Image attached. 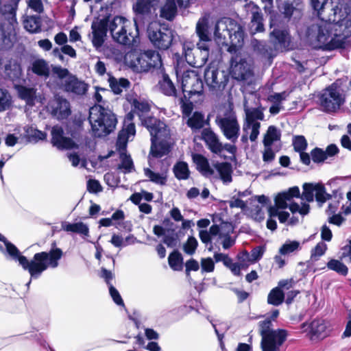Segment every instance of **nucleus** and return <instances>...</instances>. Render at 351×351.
I'll use <instances>...</instances> for the list:
<instances>
[{
	"label": "nucleus",
	"instance_id": "nucleus-1",
	"mask_svg": "<svg viewBox=\"0 0 351 351\" xmlns=\"http://www.w3.org/2000/svg\"><path fill=\"white\" fill-rule=\"evenodd\" d=\"M302 188L303 191L301 195L298 186H293L286 191L278 193L274 199L275 205L268 208L269 216L278 217L280 223H287L290 214L284 209L289 208L293 215L298 213L302 217L308 215L310 211V206L308 203H302L299 205L292 202L293 197H300L307 202H313L315 197L318 204L322 206L332 197L321 183H304Z\"/></svg>",
	"mask_w": 351,
	"mask_h": 351
},
{
	"label": "nucleus",
	"instance_id": "nucleus-2",
	"mask_svg": "<svg viewBox=\"0 0 351 351\" xmlns=\"http://www.w3.org/2000/svg\"><path fill=\"white\" fill-rule=\"evenodd\" d=\"M317 23L307 25L298 30L300 38L315 49L333 50L341 47L346 38L351 35V25L348 21L342 20L332 22L324 16Z\"/></svg>",
	"mask_w": 351,
	"mask_h": 351
},
{
	"label": "nucleus",
	"instance_id": "nucleus-3",
	"mask_svg": "<svg viewBox=\"0 0 351 351\" xmlns=\"http://www.w3.org/2000/svg\"><path fill=\"white\" fill-rule=\"evenodd\" d=\"M133 106L134 112L138 114L142 124L150 133L152 141L150 155L154 158H161L167 155L173 144L169 129L164 122L154 117L146 116L150 110V106L147 102L134 99Z\"/></svg>",
	"mask_w": 351,
	"mask_h": 351
},
{
	"label": "nucleus",
	"instance_id": "nucleus-4",
	"mask_svg": "<svg viewBox=\"0 0 351 351\" xmlns=\"http://www.w3.org/2000/svg\"><path fill=\"white\" fill-rule=\"evenodd\" d=\"M0 250L7 253L13 260L17 261L23 269L28 271L32 278H39L42 273L47 268H56L59 261L62 256V251L60 248L51 249L49 252L36 253L33 258L29 261L25 256L21 254L18 248L9 242L0 234Z\"/></svg>",
	"mask_w": 351,
	"mask_h": 351
},
{
	"label": "nucleus",
	"instance_id": "nucleus-5",
	"mask_svg": "<svg viewBox=\"0 0 351 351\" xmlns=\"http://www.w3.org/2000/svg\"><path fill=\"white\" fill-rule=\"evenodd\" d=\"M208 19L209 16L208 14L204 15L198 20L195 27V32L199 40V43H197V51H200L202 53L201 58L196 57L195 53H193L195 49L193 42L188 40L182 41V55L184 56L186 62L194 67H200L204 65L208 57L207 43L211 40Z\"/></svg>",
	"mask_w": 351,
	"mask_h": 351
},
{
	"label": "nucleus",
	"instance_id": "nucleus-6",
	"mask_svg": "<svg viewBox=\"0 0 351 351\" xmlns=\"http://www.w3.org/2000/svg\"><path fill=\"white\" fill-rule=\"evenodd\" d=\"M88 121L94 137H105L112 132L117 125L115 114L101 105H95L89 110Z\"/></svg>",
	"mask_w": 351,
	"mask_h": 351
},
{
	"label": "nucleus",
	"instance_id": "nucleus-7",
	"mask_svg": "<svg viewBox=\"0 0 351 351\" xmlns=\"http://www.w3.org/2000/svg\"><path fill=\"white\" fill-rule=\"evenodd\" d=\"M214 38L218 45L241 47L243 43L244 32L242 27L230 18L219 20L215 27Z\"/></svg>",
	"mask_w": 351,
	"mask_h": 351
},
{
	"label": "nucleus",
	"instance_id": "nucleus-8",
	"mask_svg": "<svg viewBox=\"0 0 351 351\" xmlns=\"http://www.w3.org/2000/svg\"><path fill=\"white\" fill-rule=\"evenodd\" d=\"M108 29L113 40L119 44L130 46L137 42L138 30L135 21L133 23L117 16L109 23Z\"/></svg>",
	"mask_w": 351,
	"mask_h": 351
},
{
	"label": "nucleus",
	"instance_id": "nucleus-9",
	"mask_svg": "<svg viewBox=\"0 0 351 351\" xmlns=\"http://www.w3.org/2000/svg\"><path fill=\"white\" fill-rule=\"evenodd\" d=\"M125 64L137 73L147 72L151 69L160 68L161 56L158 52L148 50L143 53L130 51L125 56Z\"/></svg>",
	"mask_w": 351,
	"mask_h": 351
},
{
	"label": "nucleus",
	"instance_id": "nucleus-10",
	"mask_svg": "<svg viewBox=\"0 0 351 351\" xmlns=\"http://www.w3.org/2000/svg\"><path fill=\"white\" fill-rule=\"evenodd\" d=\"M259 333L261 336V346L263 351H279L285 341L287 332L284 329H274L269 319L258 322Z\"/></svg>",
	"mask_w": 351,
	"mask_h": 351
},
{
	"label": "nucleus",
	"instance_id": "nucleus-11",
	"mask_svg": "<svg viewBox=\"0 0 351 351\" xmlns=\"http://www.w3.org/2000/svg\"><path fill=\"white\" fill-rule=\"evenodd\" d=\"M345 102L340 87L333 83L324 89L319 95V104L322 111L327 113L337 112Z\"/></svg>",
	"mask_w": 351,
	"mask_h": 351
},
{
	"label": "nucleus",
	"instance_id": "nucleus-12",
	"mask_svg": "<svg viewBox=\"0 0 351 351\" xmlns=\"http://www.w3.org/2000/svg\"><path fill=\"white\" fill-rule=\"evenodd\" d=\"M264 119V114L259 108H251L245 110V120L243 125V134L241 138V141L243 143H247L248 136L249 139L254 142L255 141L258 135L261 123L259 121Z\"/></svg>",
	"mask_w": 351,
	"mask_h": 351
},
{
	"label": "nucleus",
	"instance_id": "nucleus-13",
	"mask_svg": "<svg viewBox=\"0 0 351 351\" xmlns=\"http://www.w3.org/2000/svg\"><path fill=\"white\" fill-rule=\"evenodd\" d=\"M149 40L159 50H167L172 45L173 31L168 27L150 24L147 29Z\"/></svg>",
	"mask_w": 351,
	"mask_h": 351
},
{
	"label": "nucleus",
	"instance_id": "nucleus-14",
	"mask_svg": "<svg viewBox=\"0 0 351 351\" xmlns=\"http://www.w3.org/2000/svg\"><path fill=\"white\" fill-rule=\"evenodd\" d=\"M215 122L227 140L232 143L237 141L240 125L234 113L230 112L223 115H218Z\"/></svg>",
	"mask_w": 351,
	"mask_h": 351
},
{
	"label": "nucleus",
	"instance_id": "nucleus-15",
	"mask_svg": "<svg viewBox=\"0 0 351 351\" xmlns=\"http://www.w3.org/2000/svg\"><path fill=\"white\" fill-rule=\"evenodd\" d=\"M230 73L234 79L243 84L250 85L254 82V74L250 64L239 56L232 58Z\"/></svg>",
	"mask_w": 351,
	"mask_h": 351
},
{
	"label": "nucleus",
	"instance_id": "nucleus-16",
	"mask_svg": "<svg viewBox=\"0 0 351 351\" xmlns=\"http://www.w3.org/2000/svg\"><path fill=\"white\" fill-rule=\"evenodd\" d=\"M204 80L210 90H223L228 81L227 75L214 65H209L204 71Z\"/></svg>",
	"mask_w": 351,
	"mask_h": 351
},
{
	"label": "nucleus",
	"instance_id": "nucleus-17",
	"mask_svg": "<svg viewBox=\"0 0 351 351\" xmlns=\"http://www.w3.org/2000/svg\"><path fill=\"white\" fill-rule=\"evenodd\" d=\"M182 88L184 93L189 96L199 95L202 93L204 85L201 77L195 71L184 72L182 77Z\"/></svg>",
	"mask_w": 351,
	"mask_h": 351
},
{
	"label": "nucleus",
	"instance_id": "nucleus-18",
	"mask_svg": "<svg viewBox=\"0 0 351 351\" xmlns=\"http://www.w3.org/2000/svg\"><path fill=\"white\" fill-rule=\"evenodd\" d=\"M72 75L66 68L52 65L51 75L47 85L51 89L63 90L69 81L68 79L71 78Z\"/></svg>",
	"mask_w": 351,
	"mask_h": 351
},
{
	"label": "nucleus",
	"instance_id": "nucleus-19",
	"mask_svg": "<svg viewBox=\"0 0 351 351\" xmlns=\"http://www.w3.org/2000/svg\"><path fill=\"white\" fill-rule=\"evenodd\" d=\"M108 25L106 19L97 20L92 23V43L96 48H99L103 45L107 31L109 30Z\"/></svg>",
	"mask_w": 351,
	"mask_h": 351
},
{
	"label": "nucleus",
	"instance_id": "nucleus-20",
	"mask_svg": "<svg viewBox=\"0 0 351 351\" xmlns=\"http://www.w3.org/2000/svg\"><path fill=\"white\" fill-rule=\"evenodd\" d=\"M51 143L53 146L59 149H69L75 147V143L73 140L64 135L63 129L58 125H56L51 129Z\"/></svg>",
	"mask_w": 351,
	"mask_h": 351
},
{
	"label": "nucleus",
	"instance_id": "nucleus-21",
	"mask_svg": "<svg viewBox=\"0 0 351 351\" xmlns=\"http://www.w3.org/2000/svg\"><path fill=\"white\" fill-rule=\"evenodd\" d=\"M51 109L52 114L60 120L66 119L71 113L69 101L59 95L55 97Z\"/></svg>",
	"mask_w": 351,
	"mask_h": 351
},
{
	"label": "nucleus",
	"instance_id": "nucleus-22",
	"mask_svg": "<svg viewBox=\"0 0 351 351\" xmlns=\"http://www.w3.org/2000/svg\"><path fill=\"white\" fill-rule=\"evenodd\" d=\"M271 39L274 45L281 49H289L291 36L286 28H275L270 33Z\"/></svg>",
	"mask_w": 351,
	"mask_h": 351
},
{
	"label": "nucleus",
	"instance_id": "nucleus-23",
	"mask_svg": "<svg viewBox=\"0 0 351 351\" xmlns=\"http://www.w3.org/2000/svg\"><path fill=\"white\" fill-rule=\"evenodd\" d=\"M202 139L205 141L208 149L216 154H220L223 151L222 143L220 142L218 136L210 129L203 130Z\"/></svg>",
	"mask_w": 351,
	"mask_h": 351
},
{
	"label": "nucleus",
	"instance_id": "nucleus-24",
	"mask_svg": "<svg viewBox=\"0 0 351 351\" xmlns=\"http://www.w3.org/2000/svg\"><path fill=\"white\" fill-rule=\"evenodd\" d=\"M311 339H322L330 333L328 323L322 319H315L309 325Z\"/></svg>",
	"mask_w": 351,
	"mask_h": 351
},
{
	"label": "nucleus",
	"instance_id": "nucleus-25",
	"mask_svg": "<svg viewBox=\"0 0 351 351\" xmlns=\"http://www.w3.org/2000/svg\"><path fill=\"white\" fill-rule=\"evenodd\" d=\"M68 80L63 91L76 95H83L87 92L88 84L84 81L80 80L75 75H72Z\"/></svg>",
	"mask_w": 351,
	"mask_h": 351
},
{
	"label": "nucleus",
	"instance_id": "nucleus-26",
	"mask_svg": "<svg viewBox=\"0 0 351 351\" xmlns=\"http://www.w3.org/2000/svg\"><path fill=\"white\" fill-rule=\"evenodd\" d=\"M282 12L286 18L300 19L302 15L301 1L291 0V2H285L282 7Z\"/></svg>",
	"mask_w": 351,
	"mask_h": 351
},
{
	"label": "nucleus",
	"instance_id": "nucleus-27",
	"mask_svg": "<svg viewBox=\"0 0 351 351\" xmlns=\"http://www.w3.org/2000/svg\"><path fill=\"white\" fill-rule=\"evenodd\" d=\"M193 158L197 166V169L202 175L208 178H215L216 176V171L210 165L206 158L201 154H195Z\"/></svg>",
	"mask_w": 351,
	"mask_h": 351
},
{
	"label": "nucleus",
	"instance_id": "nucleus-28",
	"mask_svg": "<svg viewBox=\"0 0 351 351\" xmlns=\"http://www.w3.org/2000/svg\"><path fill=\"white\" fill-rule=\"evenodd\" d=\"M136 133L135 125L133 123L125 124V128L119 132L117 141V147L124 151L126 148V145L131 137H134Z\"/></svg>",
	"mask_w": 351,
	"mask_h": 351
},
{
	"label": "nucleus",
	"instance_id": "nucleus-29",
	"mask_svg": "<svg viewBox=\"0 0 351 351\" xmlns=\"http://www.w3.org/2000/svg\"><path fill=\"white\" fill-rule=\"evenodd\" d=\"M14 30V24L10 21L0 23V49L5 48L11 44V36Z\"/></svg>",
	"mask_w": 351,
	"mask_h": 351
},
{
	"label": "nucleus",
	"instance_id": "nucleus-30",
	"mask_svg": "<svg viewBox=\"0 0 351 351\" xmlns=\"http://www.w3.org/2000/svg\"><path fill=\"white\" fill-rule=\"evenodd\" d=\"M216 170V176H219V178L224 184H229L232 182V166L228 162H217L214 166ZM215 176V178H216Z\"/></svg>",
	"mask_w": 351,
	"mask_h": 351
},
{
	"label": "nucleus",
	"instance_id": "nucleus-31",
	"mask_svg": "<svg viewBox=\"0 0 351 351\" xmlns=\"http://www.w3.org/2000/svg\"><path fill=\"white\" fill-rule=\"evenodd\" d=\"M108 82L110 87L114 94H120L123 89H125L130 86V82L125 78L116 79L111 75L110 73H107Z\"/></svg>",
	"mask_w": 351,
	"mask_h": 351
},
{
	"label": "nucleus",
	"instance_id": "nucleus-32",
	"mask_svg": "<svg viewBox=\"0 0 351 351\" xmlns=\"http://www.w3.org/2000/svg\"><path fill=\"white\" fill-rule=\"evenodd\" d=\"M160 15L167 20H172L177 14V5L176 0H166L161 7Z\"/></svg>",
	"mask_w": 351,
	"mask_h": 351
},
{
	"label": "nucleus",
	"instance_id": "nucleus-33",
	"mask_svg": "<svg viewBox=\"0 0 351 351\" xmlns=\"http://www.w3.org/2000/svg\"><path fill=\"white\" fill-rule=\"evenodd\" d=\"M32 71L37 75L49 77L50 68L48 63L43 59L35 60L32 64Z\"/></svg>",
	"mask_w": 351,
	"mask_h": 351
},
{
	"label": "nucleus",
	"instance_id": "nucleus-34",
	"mask_svg": "<svg viewBox=\"0 0 351 351\" xmlns=\"http://www.w3.org/2000/svg\"><path fill=\"white\" fill-rule=\"evenodd\" d=\"M25 29L30 33H38L41 30V19L39 16H27L23 20Z\"/></svg>",
	"mask_w": 351,
	"mask_h": 351
},
{
	"label": "nucleus",
	"instance_id": "nucleus-35",
	"mask_svg": "<svg viewBox=\"0 0 351 351\" xmlns=\"http://www.w3.org/2000/svg\"><path fill=\"white\" fill-rule=\"evenodd\" d=\"M281 132L275 126L271 125L268 128L263 138L264 146H272L275 143L280 141Z\"/></svg>",
	"mask_w": 351,
	"mask_h": 351
},
{
	"label": "nucleus",
	"instance_id": "nucleus-36",
	"mask_svg": "<svg viewBox=\"0 0 351 351\" xmlns=\"http://www.w3.org/2000/svg\"><path fill=\"white\" fill-rule=\"evenodd\" d=\"M160 91L167 96H175L176 89L168 75L164 73L162 79L158 82Z\"/></svg>",
	"mask_w": 351,
	"mask_h": 351
},
{
	"label": "nucleus",
	"instance_id": "nucleus-37",
	"mask_svg": "<svg viewBox=\"0 0 351 351\" xmlns=\"http://www.w3.org/2000/svg\"><path fill=\"white\" fill-rule=\"evenodd\" d=\"M16 89L21 99L25 100L29 106L34 105L36 98V90L34 88L18 86Z\"/></svg>",
	"mask_w": 351,
	"mask_h": 351
},
{
	"label": "nucleus",
	"instance_id": "nucleus-38",
	"mask_svg": "<svg viewBox=\"0 0 351 351\" xmlns=\"http://www.w3.org/2000/svg\"><path fill=\"white\" fill-rule=\"evenodd\" d=\"M211 233L214 235L219 236V239L230 236L233 232V227L231 223L222 222L220 225H213L210 226Z\"/></svg>",
	"mask_w": 351,
	"mask_h": 351
},
{
	"label": "nucleus",
	"instance_id": "nucleus-39",
	"mask_svg": "<svg viewBox=\"0 0 351 351\" xmlns=\"http://www.w3.org/2000/svg\"><path fill=\"white\" fill-rule=\"evenodd\" d=\"M62 228L66 232H75L84 236H88L89 232L88 227L82 222L74 223L65 222L62 223Z\"/></svg>",
	"mask_w": 351,
	"mask_h": 351
},
{
	"label": "nucleus",
	"instance_id": "nucleus-40",
	"mask_svg": "<svg viewBox=\"0 0 351 351\" xmlns=\"http://www.w3.org/2000/svg\"><path fill=\"white\" fill-rule=\"evenodd\" d=\"M160 0H136L133 5L134 11L137 14H145L150 12L151 8L156 5Z\"/></svg>",
	"mask_w": 351,
	"mask_h": 351
},
{
	"label": "nucleus",
	"instance_id": "nucleus-41",
	"mask_svg": "<svg viewBox=\"0 0 351 351\" xmlns=\"http://www.w3.org/2000/svg\"><path fill=\"white\" fill-rule=\"evenodd\" d=\"M120 153L121 163L119 165V169L124 173H130L134 169L133 161L130 156L125 154V149H120L117 148Z\"/></svg>",
	"mask_w": 351,
	"mask_h": 351
},
{
	"label": "nucleus",
	"instance_id": "nucleus-42",
	"mask_svg": "<svg viewBox=\"0 0 351 351\" xmlns=\"http://www.w3.org/2000/svg\"><path fill=\"white\" fill-rule=\"evenodd\" d=\"M173 171L178 180H187L190 176L188 164L183 161L178 162L173 166Z\"/></svg>",
	"mask_w": 351,
	"mask_h": 351
},
{
	"label": "nucleus",
	"instance_id": "nucleus-43",
	"mask_svg": "<svg viewBox=\"0 0 351 351\" xmlns=\"http://www.w3.org/2000/svg\"><path fill=\"white\" fill-rule=\"evenodd\" d=\"M145 176L149 178V181L159 185H165L167 180V173H156L149 168L144 169Z\"/></svg>",
	"mask_w": 351,
	"mask_h": 351
},
{
	"label": "nucleus",
	"instance_id": "nucleus-44",
	"mask_svg": "<svg viewBox=\"0 0 351 351\" xmlns=\"http://www.w3.org/2000/svg\"><path fill=\"white\" fill-rule=\"evenodd\" d=\"M285 300V293L280 287L272 289L268 294L267 302L274 306L280 305Z\"/></svg>",
	"mask_w": 351,
	"mask_h": 351
},
{
	"label": "nucleus",
	"instance_id": "nucleus-45",
	"mask_svg": "<svg viewBox=\"0 0 351 351\" xmlns=\"http://www.w3.org/2000/svg\"><path fill=\"white\" fill-rule=\"evenodd\" d=\"M6 75L12 80L19 79L22 73L21 65L16 61H10L9 64L5 65Z\"/></svg>",
	"mask_w": 351,
	"mask_h": 351
},
{
	"label": "nucleus",
	"instance_id": "nucleus-46",
	"mask_svg": "<svg viewBox=\"0 0 351 351\" xmlns=\"http://www.w3.org/2000/svg\"><path fill=\"white\" fill-rule=\"evenodd\" d=\"M187 125L193 130L201 129L204 125V117L201 112H195L187 121Z\"/></svg>",
	"mask_w": 351,
	"mask_h": 351
},
{
	"label": "nucleus",
	"instance_id": "nucleus-47",
	"mask_svg": "<svg viewBox=\"0 0 351 351\" xmlns=\"http://www.w3.org/2000/svg\"><path fill=\"white\" fill-rule=\"evenodd\" d=\"M300 249V243L297 241H287L279 249L281 255H289L298 251Z\"/></svg>",
	"mask_w": 351,
	"mask_h": 351
},
{
	"label": "nucleus",
	"instance_id": "nucleus-48",
	"mask_svg": "<svg viewBox=\"0 0 351 351\" xmlns=\"http://www.w3.org/2000/svg\"><path fill=\"white\" fill-rule=\"evenodd\" d=\"M170 267L175 270L179 271L182 268V257L178 252H172L168 258Z\"/></svg>",
	"mask_w": 351,
	"mask_h": 351
},
{
	"label": "nucleus",
	"instance_id": "nucleus-49",
	"mask_svg": "<svg viewBox=\"0 0 351 351\" xmlns=\"http://www.w3.org/2000/svg\"><path fill=\"white\" fill-rule=\"evenodd\" d=\"M327 266L328 269L335 271L336 272L343 275L346 276L348 274V267L341 261L335 259L330 260Z\"/></svg>",
	"mask_w": 351,
	"mask_h": 351
},
{
	"label": "nucleus",
	"instance_id": "nucleus-50",
	"mask_svg": "<svg viewBox=\"0 0 351 351\" xmlns=\"http://www.w3.org/2000/svg\"><path fill=\"white\" fill-rule=\"evenodd\" d=\"M11 102L12 99L9 92L6 89L0 88V112L8 109Z\"/></svg>",
	"mask_w": 351,
	"mask_h": 351
},
{
	"label": "nucleus",
	"instance_id": "nucleus-51",
	"mask_svg": "<svg viewBox=\"0 0 351 351\" xmlns=\"http://www.w3.org/2000/svg\"><path fill=\"white\" fill-rule=\"evenodd\" d=\"M262 21L263 16L260 12L256 10L252 12L251 23L252 27L255 26L254 30L256 32L263 31L264 27Z\"/></svg>",
	"mask_w": 351,
	"mask_h": 351
},
{
	"label": "nucleus",
	"instance_id": "nucleus-52",
	"mask_svg": "<svg viewBox=\"0 0 351 351\" xmlns=\"http://www.w3.org/2000/svg\"><path fill=\"white\" fill-rule=\"evenodd\" d=\"M327 250V245L323 242H319L317 245L312 249L311 259L312 261H316L325 254Z\"/></svg>",
	"mask_w": 351,
	"mask_h": 351
},
{
	"label": "nucleus",
	"instance_id": "nucleus-53",
	"mask_svg": "<svg viewBox=\"0 0 351 351\" xmlns=\"http://www.w3.org/2000/svg\"><path fill=\"white\" fill-rule=\"evenodd\" d=\"M197 239L193 237H189L183 246L184 252L189 255L193 254L197 249Z\"/></svg>",
	"mask_w": 351,
	"mask_h": 351
},
{
	"label": "nucleus",
	"instance_id": "nucleus-54",
	"mask_svg": "<svg viewBox=\"0 0 351 351\" xmlns=\"http://www.w3.org/2000/svg\"><path fill=\"white\" fill-rule=\"evenodd\" d=\"M311 5L314 10L317 12V15L319 18H322V12L324 11V7L327 3L328 0H310Z\"/></svg>",
	"mask_w": 351,
	"mask_h": 351
},
{
	"label": "nucleus",
	"instance_id": "nucleus-55",
	"mask_svg": "<svg viewBox=\"0 0 351 351\" xmlns=\"http://www.w3.org/2000/svg\"><path fill=\"white\" fill-rule=\"evenodd\" d=\"M293 145L296 152H301L306 149L307 143L304 136H298L294 138Z\"/></svg>",
	"mask_w": 351,
	"mask_h": 351
},
{
	"label": "nucleus",
	"instance_id": "nucleus-56",
	"mask_svg": "<svg viewBox=\"0 0 351 351\" xmlns=\"http://www.w3.org/2000/svg\"><path fill=\"white\" fill-rule=\"evenodd\" d=\"M264 147L263 160L265 162L269 163L274 160L275 153L278 151V149L273 150L272 146H264Z\"/></svg>",
	"mask_w": 351,
	"mask_h": 351
},
{
	"label": "nucleus",
	"instance_id": "nucleus-57",
	"mask_svg": "<svg viewBox=\"0 0 351 351\" xmlns=\"http://www.w3.org/2000/svg\"><path fill=\"white\" fill-rule=\"evenodd\" d=\"M265 251V248L263 246H257L254 247L250 254V261L252 263H255L259 261Z\"/></svg>",
	"mask_w": 351,
	"mask_h": 351
},
{
	"label": "nucleus",
	"instance_id": "nucleus-58",
	"mask_svg": "<svg viewBox=\"0 0 351 351\" xmlns=\"http://www.w3.org/2000/svg\"><path fill=\"white\" fill-rule=\"evenodd\" d=\"M312 160L315 162H320L325 160L326 158V154L324 151L319 148H315L311 152Z\"/></svg>",
	"mask_w": 351,
	"mask_h": 351
},
{
	"label": "nucleus",
	"instance_id": "nucleus-59",
	"mask_svg": "<svg viewBox=\"0 0 351 351\" xmlns=\"http://www.w3.org/2000/svg\"><path fill=\"white\" fill-rule=\"evenodd\" d=\"M201 267L202 272H212L215 269V264L211 258H202Z\"/></svg>",
	"mask_w": 351,
	"mask_h": 351
},
{
	"label": "nucleus",
	"instance_id": "nucleus-60",
	"mask_svg": "<svg viewBox=\"0 0 351 351\" xmlns=\"http://www.w3.org/2000/svg\"><path fill=\"white\" fill-rule=\"evenodd\" d=\"M27 4L29 8L38 14L42 13L44 10L41 0H28Z\"/></svg>",
	"mask_w": 351,
	"mask_h": 351
},
{
	"label": "nucleus",
	"instance_id": "nucleus-61",
	"mask_svg": "<svg viewBox=\"0 0 351 351\" xmlns=\"http://www.w3.org/2000/svg\"><path fill=\"white\" fill-rule=\"evenodd\" d=\"M109 292L113 300V301L119 306H123V301L119 293V291L112 286V285H110L109 286Z\"/></svg>",
	"mask_w": 351,
	"mask_h": 351
},
{
	"label": "nucleus",
	"instance_id": "nucleus-62",
	"mask_svg": "<svg viewBox=\"0 0 351 351\" xmlns=\"http://www.w3.org/2000/svg\"><path fill=\"white\" fill-rule=\"evenodd\" d=\"M87 189L90 193H98L101 191L102 187L99 181L96 180H89L87 182Z\"/></svg>",
	"mask_w": 351,
	"mask_h": 351
},
{
	"label": "nucleus",
	"instance_id": "nucleus-63",
	"mask_svg": "<svg viewBox=\"0 0 351 351\" xmlns=\"http://www.w3.org/2000/svg\"><path fill=\"white\" fill-rule=\"evenodd\" d=\"M199 237L202 243L205 244H208L211 243V238L213 237H216V235H214L213 233H211V230L210 228L209 231H207L206 230H199Z\"/></svg>",
	"mask_w": 351,
	"mask_h": 351
},
{
	"label": "nucleus",
	"instance_id": "nucleus-64",
	"mask_svg": "<svg viewBox=\"0 0 351 351\" xmlns=\"http://www.w3.org/2000/svg\"><path fill=\"white\" fill-rule=\"evenodd\" d=\"M226 267L230 269L234 276H240L241 275V269L243 267V265L237 263H233L232 258L230 260V263L228 265H226Z\"/></svg>",
	"mask_w": 351,
	"mask_h": 351
}]
</instances>
